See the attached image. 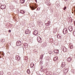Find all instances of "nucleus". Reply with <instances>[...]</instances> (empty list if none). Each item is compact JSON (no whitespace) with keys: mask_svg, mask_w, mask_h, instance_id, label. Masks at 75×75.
I'll return each instance as SVG.
<instances>
[{"mask_svg":"<svg viewBox=\"0 0 75 75\" xmlns=\"http://www.w3.org/2000/svg\"><path fill=\"white\" fill-rule=\"evenodd\" d=\"M38 7V5L37 4H35V5H33L32 7H31V8L32 9L34 10H35L36 8H37Z\"/></svg>","mask_w":75,"mask_h":75,"instance_id":"f257e3e1","label":"nucleus"},{"mask_svg":"<svg viewBox=\"0 0 75 75\" xmlns=\"http://www.w3.org/2000/svg\"><path fill=\"white\" fill-rule=\"evenodd\" d=\"M68 33V29L67 28H64L63 30V33L64 34H66Z\"/></svg>","mask_w":75,"mask_h":75,"instance_id":"f03ea898","label":"nucleus"},{"mask_svg":"<svg viewBox=\"0 0 75 75\" xmlns=\"http://www.w3.org/2000/svg\"><path fill=\"white\" fill-rule=\"evenodd\" d=\"M37 38L38 42H42L41 38L40 37H38Z\"/></svg>","mask_w":75,"mask_h":75,"instance_id":"7ed1b4c3","label":"nucleus"},{"mask_svg":"<svg viewBox=\"0 0 75 75\" xmlns=\"http://www.w3.org/2000/svg\"><path fill=\"white\" fill-rule=\"evenodd\" d=\"M6 5H1V9H2V10H3V9H5L6 8Z\"/></svg>","mask_w":75,"mask_h":75,"instance_id":"20e7f679","label":"nucleus"},{"mask_svg":"<svg viewBox=\"0 0 75 75\" xmlns=\"http://www.w3.org/2000/svg\"><path fill=\"white\" fill-rule=\"evenodd\" d=\"M62 37V35H61V34H58L57 36V38H59V39H61V38H61Z\"/></svg>","mask_w":75,"mask_h":75,"instance_id":"39448f33","label":"nucleus"},{"mask_svg":"<svg viewBox=\"0 0 75 75\" xmlns=\"http://www.w3.org/2000/svg\"><path fill=\"white\" fill-rule=\"evenodd\" d=\"M69 31L71 32L72 31H73V28H72V27L71 26H69Z\"/></svg>","mask_w":75,"mask_h":75,"instance_id":"423d86ee","label":"nucleus"},{"mask_svg":"<svg viewBox=\"0 0 75 75\" xmlns=\"http://www.w3.org/2000/svg\"><path fill=\"white\" fill-rule=\"evenodd\" d=\"M30 31L26 29L25 30V33L26 34H30Z\"/></svg>","mask_w":75,"mask_h":75,"instance_id":"0eeeda50","label":"nucleus"},{"mask_svg":"<svg viewBox=\"0 0 75 75\" xmlns=\"http://www.w3.org/2000/svg\"><path fill=\"white\" fill-rule=\"evenodd\" d=\"M34 35H38V31L35 30L34 32Z\"/></svg>","mask_w":75,"mask_h":75,"instance_id":"6e6552de","label":"nucleus"},{"mask_svg":"<svg viewBox=\"0 0 75 75\" xmlns=\"http://www.w3.org/2000/svg\"><path fill=\"white\" fill-rule=\"evenodd\" d=\"M54 53L58 54L59 52V50H54Z\"/></svg>","mask_w":75,"mask_h":75,"instance_id":"1a4fd4ad","label":"nucleus"},{"mask_svg":"<svg viewBox=\"0 0 75 75\" xmlns=\"http://www.w3.org/2000/svg\"><path fill=\"white\" fill-rule=\"evenodd\" d=\"M69 46L70 47V48H71V49L73 48V47H74L73 45H72V44L71 43L69 44Z\"/></svg>","mask_w":75,"mask_h":75,"instance_id":"9d476101","label":"nucleus"},{"mask_svg":"<svg viewBox=\"0 0 75 75\" xmlns=\"http://www.w3.org/2000/svg\"><path fill=\"white\" fill-rule=\"evenodd\" d=\"M71 58L69 57L67 58V61L68 62H71Z\"/></svg>","mask_w":75,"mask_h":75,"instance_id":"9b49d317","label":"nucleus"},{"mask_svg":"<svg viewBox=\"0 0 75 75\" xmlns=\"http://www.w3.org/2000/svg\"><path fill=\"white\" fill-rule=\"evenodd\" d=\"M62 50H63L64 52H67V49L65 47H64L62 49Z\"/></svg>","mask_w":75,"mask_h":75,"instance_id":"f8f14e48","label":"nucleus"},{"mask_svg":"<svg viewBox=\"0 0 75 75\" xmlns=\"http://www.w3.org/2000/svg\"><path fill=\"white\" fill-rule=\"evenodd\" d=\"M20 44H21V42H16V45L18 46H20Z\"/></svg>","mask_w":75,"mask_h":75,"instance_id":"ddd939ff","label":"nucleus"},{"mask_svg":"<svg viewBox=\"0 0 75 75\" xmlns=\"http://www.w3.org/2000/svg\"><path fill=\"white\" fill-rule=\"evenodd\" d=\"M20 13L21 14H24L25 13V11H24L23 10H21L20 11Z\"/></svg>","mask_w":75,"mask_h":75,"instance_id":"4468645a","label":"nucleus"},{"mask_svg":"<svg viewBox=\"0 0 75 75\" xmlns=\"http://www.w3.org/2000/svg\"><path fill=\"white\" fill-rule=\"evenodd\" d=\"M57 59H58V57H55L54 58L53 60L54 61H56V60H57Z\"/></svg>","mask_w":75,"mask_h":75,"instance_id":"2eb2a0df","label":"nucleus"},{"mask_svg":"<svg viewBox=\"0 0 75 75\" xmlns=\"http://www.w3.org/2000/svg\"><path fill=\"white\" fill-rule=\"evenodd\" d=\"M65 63L62 62V67H65Z\"/></svg>","mask_w":75,"mask_h":75,"instance_id":"dca6fc26","label":"nucleus"},{"mask_svg":"<svg viewBox=\"0 0 75 75\" xmlns=\"http://www.w3.org/2000/svg\"><path fill=\"white\" fill-rule=\"evenodd\" d=\"M24 1H25V0H21V4L24 3Z\"/></svg>","mask_w":75,"mask_h":75,"instance_id":"f3484780","label":"nucleus"},{"mask_svg":"<svg viewBox=\"0 0 75 75\" xmlns=\"http://www.w3.org/2000/svg\"><path fill=\"white\" fill-rule=\"evenodd\" d=\"M43 55L42 54H41L40 57V59H42V58H43Z\"/></svg>","mask_w":75,"mask_h":75,"instance_id":"a211bd4d","label":"nucleus"},{"mask_svg":"<svg viewBox=\"0 0 75 75\" xmlns=\"http://www.w3.org/2000/svg\"><path fill=\"white\" fill-rule=\"evenodd\" d=\"M4 73V72L3 71H0V75H3Z\"/></svg>","mask_w":75,"mask_h":75,"instance_id":"6ab92c4d","label":"nucleus"},{"mask_svg":"<svg viewBox=\"0 0 75 75\" xmlns=\"http://www.w3.org/2000/svg\"><path fill=\"white\" fill-rule=\"evenodd\" d=\"M34 64L33 63H31L30 64V66H31L32 67H34Z\"/></svg>","mask_w":75,"mask_h":75,"instance_id":"aec40b11","label":"nucleus"},{"mask_svg":"<svg viewBox=\"0 0 75 75\" xmlns=\"http://www.w3.org/2000/svg\"><path fill=\"white\" fill-rule=\"evenodd\" d=\"M27 72L28 74H30V70L28 69L27 70Z\"/></svg>","mask_w":75,"mask_h":75,"instance_id":"412c9836","label":"nucleus"},{"mask_svg":"<svg viewBox=\"0 0 75 75\" xmlns=\"http://www.w3.org/2000/svg\"><path fill=\"white\" fill-rule=\"evenodd\" d=\"M40 10V8H38L36 10V11H39Z\"/></svg>","mask_w":75,"mask_h":75,"instance_id":"4be33fe9","label":"nucleus"},{"mask_svg":"<svg viewBox=\"0 0 75 75\" xmlns=\"http://www.w3.org/2000/svg\"><path fill=\"white\" fill-rule=\"evenodd\" d=\"M66 8H67V7L66 6H65L63 8L64 10H65Z\"/></svg>","mask_w":75,"mask_h":75,"instance_id":"5701e85b","label":"nucleus"},{"mask_svg":"<svg viewBox=\"0 0 75 75\" xmlns=\"http://www.w3.org/2000/svg\"><path fill=\"white\" fill-rule=\"evenodd\" d=\"M73 34H74V35L75 36V31H74L73 33Z\"/></svg>","mask_w":75,"mask_h":75,"instance_id":"b1692460","label":"nucleus"},{"mask_svg":"<svg viewBox=\"0 0 75 75\" xmlns=\"http://www.w3.org/2000/svg\"><path fill=\"white\" fill-rule=\"evenodd\" d=\"M25 45H26V46H27V47H28V44H25Z\"/></svg>","mask_w":75,"mask_h":75,"instance_id":"393cba45","label":"nucleus"},{"mask_svg":"<svg viewBox=\"0 0 75 75\" xmlns=\"http://www.w3.org/2000/svg\"><path fill=\"white\" fill-rule=\"evenodd\" d=\"M68 35H69V37L71 36V34L69 33V34H68Z\"/></svg>","mask_w":75,"mask_h":75,"instance_id":"a878e982","label":"nucleus"},{"mask_svg":"<svg viewBox=\"0 0 75 75\" xmlns=\"http://www.w3.org/2000/svg\"><path fill=\"white\" fill-rule=\"evenodd\" d=\"M1 41H2V42H4V40H3V39H2L1 40Z\"/></svg>","mask_w":75,"mask_h":75,"instance_id":"bb28decb","label":"nucleus"},{"mask_svg":"<svg viewBox=\"0 0 75 75\" xmlns=\"http://www.w3.org/2000/svg\"><path fill=\"white\" fill-rule=\"evenodd\" d=\"M40 64H42L43 63L41 61L40 62Z\"/></svg>","mask_w":75,"mask_h":75,"instance_id":"cd10ccee","label":"nucleus"},{"mask_svg":"<svg viewBox=\"0 0 75 75\" xmlns=\"http://www.w3.org/2000/svg\"><path fill=\"white\" fill-rule=\"evenodd\" d=\"M9 33H11V30H9Z\"/></svg>","mask_w":75,"mask_h":75,"instance_id":"c85d7f7f","label":"nucleus"},{"mask_svg":"<svg viewBox=\"0 0 75 75\" xmlns=\"http://www.w3.org/2000/svg\"><path fill=\"white\" fill-rule=\"evenodd\" d=\"M39 23H40V24H42V22H39Z\"/></svg>","mask_w":75,"mask_h":75,"instance_id":"c756f323","label":"nucleus"},{"mask_svg":"<svg viewBox=\"0 0 75 75\" xmlns=\"http://www.w3.org/2000/svg\"><path fill=\"white\" fill-rule=\"evenodd\" d=\"M35 1H36V3H37V0H35Z\"/></svg>","mask_w":75,"mask_h":75,"instance_id":"7c9ffc66","label":"nucleus"},{"mask_svg":"<svg viewBox=\"0 0 75 75\" xmlns=\"http://www.w3.org/2000/svg\"><path fill=\"white\" fill-rule=\"evenodd\" d=\"M4 53H3L2 54V55H3V56H4Z\"/></svg>","mask_w":75,"mask_h":75,"instance_id":"2f4dec72","label":"nucleus"},{"mask_svg":"<svg viewBox=\"0 0 75 75\" xmlns=\"http://www.w3.org/2000/svg\"><path fill=\"white\" fill-rule=\"evenodd\" d=\"M65 1H67V0H64Z\"/></svg>","mask_w":75,"mask_h":75,"instance_id":"473e14b6","label":"nucleus"},{"mask_svg":"<svg viewBox=\"0 0 75 75\" xmlns=\"http://www.w3.org/2000/svg\"><path fill=\"white\" fill-rule=\"evenodd\" d=\"M72 13H73H73H74V12H72Z\"/></svg>","mask_w":75,"mask_h":75,"instance_id":"72a5a7b5","label":"nucleus"},{"mask_svg":"<svg viewBox=\"0 0 75 75\" xmlns=\"http://www.w3.org/2000/svg\"><path fill=\"white\" fill-rule=\"evenodd\" d=\"M39 25H40V24H39Z\"/></svg>","mask_w":75,"mask_h":75,"instance_id":"f704fd0d","label":"nucleus"},{"mask_svg":"<svg viewBox=\"0 0 75 75\" xmlns=\"http://www.w3.org/2000/svg\"><path fill=\"white\" fill-rule=\"evenodd\" d=\"M48 25H49V23H48Z\"/></svg>","mask_w":75,"mask_h":75,"instance_id":"c9c22d12","label":"nucleus"},{"mask_svg":"<svg viewBox=\"0 0 75 75\" xmlns=\"http://www.w3.org/2000/svg\"><path fill=\"white\" fill-rule=\"evenodd\" d=\"M49 22V23H50V22Z\"/></svg>","mask_w":75,"mask_h":75,"instance_id":"e433bc0d","label":"nucleus"}]
</instances>
